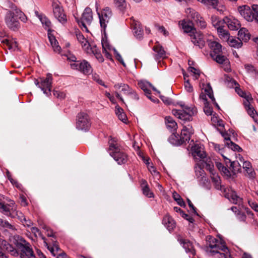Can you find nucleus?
<instances>
[{
  "mask_svg": "<svg viewBox=\"0 0 258 258\" xmlns=\"http://www.w3.org/2000/svg\"><path fill=\"white\" fill-rule=\"evenodd\" d=\"M206 251L212 255L219 253L220 256V253L227 254L229 252L224 242H222L211 235L206 237Z\"/></svg>",
  "mask_w": 258,
  "mask_h": 258,
  "instance_id": "nucleus-1",
  "label": "nucleus"
},
{
  "mask_svg": "<svg viewBox=\"0 0 258 258\" xmlns=\"http://www.w3.org/2000/svg\"><path fill=\"white\" fill-rule=\"evenodd\" d=\"M13 243L21 250V258H30L34 254L30 244L22 236L18 235H14Z\"/></svg>",
  "mask_w": 258,
  "mask_h": 258,
  "instance_id": "nucleus-2",
  "label": "nucleus"
},
{
  "mask_svg": "<svg viewBox=\"0 0 258 258\" xmlns=\"http://www.w3.org/2000/svg\"><path fill=\"white\" fill-rule=\"evenodd\" d=\"M182 29L185 33L191 32L193 35L190 34L191 40L196 46L202 48L205 45V42L203 39V35L202 34L195 33L196 30L189 22L184 20L181 21Z\"/></svg>",
  "mask_w": 258,
  "mask_h": 258,
  "instance_id": "nucleus-3",
  "label": "nucleus"
},
{
  "mask_svg": "<svg viewBox=\"0 0 258 258\" xmlns=\"http://www.w3.org/2000/svg\"><path fill=\"white\" fill-rule=\"evenodd\" d=\"M238 12L242 17L249 22L255 20L258 23V5H253L251 9L247 5L239 6L238 8Z\"/></svg>",
  "mask_w": 258,
  "mask_h": 258,
  "instance_id": "nucleus-4",
  "label": "nucleus"
},
{
  "mask_svg": "<svg viewBox=\"0 0 258 258\" xmlns=\"http://www.w3.org/2000/svg\"><path fill=\"white\" fill-rule=\"evenodd\" d=\"M109 152L110 155L118 164H125L128 160L127 154L120 150L117 144L109 143Z\"/></svg>",
  "mask_w": 258,
  "mask_h": 258,
  "instance_id": "nucleus-5",
  "label": "nucleus"
},
{
  "mask_svg": "<svg viewBox=\"0 0 258 258\" xmlns=\"http://www.w3.org/2000/svg\"><path fill=\"white\" fill-rule=\"evenodd\" d=\"M91 125V122L89 115L84 112L78 113L76 119V128L83 132L88 131Z\"/></svg>",
  "mask_w": 258,
  "mask_h": 258,
  "instance_id": "nucleus-6",
  "label": "nucleus"
},
{
  "mask_svg": "<svg viewBox=\"0 0 258 258\" xmlns=\"http://www.w3.org/2000/svg\"><path fill=\"white\" fill-rule=\"evenodd\" d=\"M52 79V74L47 73L46 78H40V81L35 79L34 83L36 86L41 89L44 94L49 96L51 94Z\"/></svg>",
  "mask_w": 258,
  "mask_h": 258,
  "instance_id": "nucleus-7",
  "label": "nucleus"
},
{
  "mask_svg": "<svg viewBox=\"0 0 258 258\" xmlns=\"http://www.w3.org/2000/svg\"><path fill=\"white\" fill-rule=\"evenodd\" d=\"M75 19L83 31L85 30L86 32H89L87 26L90 25L93 20L92 10L89 7L86 8L81 18L79 19L78 18L75 17Z\"/></svg>",
  "mask_w": 258,
  "mask_h": 258,
  "instance_id": "nucleus-8",
  "label": "nucleus"
},
{
  "mask_svg": "<svg viewBox=\"0 0 258 258\" xmlns=\"http://www.w3.org/2000/svg\"><path fill=\"white\" fill-rule=\"evenodd\" d=\"M19 17L14 12L7 11L5 16V22L7 27L11 30L16 31L20 28V23L18 20Z\"/></svg>",
  "mask_w": 258,
  "mask_h": 258,
  "instance_id": "nucleus-9",
  "label": "nucleus"
},
{
  "mask_svg": "<svg viewBox=\"0 0 258 258\" xmlns=\"http://www.w3.org/2000/svg\"><path fill=\"white\" fill-rule=\"evenodd\" d=\"M112 15V12L109 7H106L102 10L101 13H98L100 26L105 35L106 34V28L108 25L110 24V21Z\"/></svg>",
  "mask_w": 258,
  "mask_h": 258,
  "instance_id": "nucleus-10",
  "label": "nucleus"
},
{
  "mask_svg": "<svg viewBox=\"0 0 258 258\" xmlns=\"http://www.w3.org/2000/svg\"><path fill=\"white\" fill-rule=\"evenodd\" d=\"M31 232L34 234L36 238L40 237L43 240L44 245L46 246L47 249L51 252V253L55 255L54 251H58L59 248L56 244H53L52 246L51 245L47 242L46 238L42 235L39 229L35 227H32L30 228Z\"/></svg>",
  "mask_w": 258,
  "mask_h": 258,
  "instance_id": "nucleus-11",
  "label": "nucleus"
},
{
  "mask_svg": "<svg viewBox=\"0 0 258 258\" xmlns=\"http://www.w3.org/2000/svg\"><path fill=\"white\" fill-rule=\"evenodd\" d=\"M71 69L78 70L85 75H89L92 72L91 66L86 60H78L76 63L71 64Z\"/></svg>",
  "mask_w": 258,
  "mask_h": 258,
  "instance_id": "nucleus-12",
  "label": "nucleus"
},
{
  "mask_svg": "<svg viewBox=\"0 0 258 258\" xmlns=\"http://www.w3.org/2000/svg\"><path fill=\"white\" fill-rule=\"evenodd\" d=\"M47 36L54 52L58 54H60L61 49L54 35V31L52 30L51 29H48Z\"/></svg>",
  "mask_w": 258,
  "mask_h": 258,
  "instance_id": "nucleus-13",
  "label": "nucleus"
},
{
  "mask_svg": "<svg viewBox=\"0 0 258 258\" xmlns=\"http://www.w3.org/2000/svg\"><path fill=\"white\" fill-rule=\"evenodd\" d=\"M53 14L55 18L62 24L64 23V13L62 7H60L58 2L53 3Z\"/></svg>",
  "mask_w": 258,
  "mask_h": 258,
  "instance_id": "nucleus-14",
  "label": "nucleus"
},
{
  "mask_svg": "<svg viewBox=\"0 0 258 258\" xmlns=\"http://www.w3.org/2000/svg\"><path fill=\"white\" fill-rule=\"evenodd\" d=\"M208 44L211 49L210 55L211 57L222 53V45L219 43L215 41L209 40Z\"/></svg>",
  "mask_w": 258,
  "mask_h": 258,
  "instance_id": "nucleus-15",
  "label": "nucleus"
},
{
  "mask_svg": "<svg viewBox=\"0 0 258 258\" xmlns=\"http://www.w3.org/2000/svg\"><path fill=\"white\" fill-rule=\"evenodd\" d=\"M8 7L11 9L10 11L14 12L15 14L19 17V19L23 23H26L28 19L25 14L19 9L14 4L9 2Z\"/></svg>",
  "mask_w": 258,
  "mask_h": 258,
  "instance_id": "nucleus-16",
  "label": "nucleus"
},
{
  "mask_svg": "<svg viewBox=\"0 0 258 258\" xmlns=\"http://www.w3.org/2000/svg\"><path fill=\"white\" fill-rule=\"evenodd\" d=\"M76 36L78 41L82 45V48L87 51V48H90L93 44H90L83 35L81 33L79 29H76Z\"/></svg>",
  "mask_w": 258,
  "mask_h": 258,
  "instance_id": "nucleus-17",
  "label": "nucleus"
},
{
  "mask_svg": "<svg viewBox=\"0 0 258 258\" xmlns=\"http://www.w3.org/2000/svg\"><path fill=\"white\" fill-rule=\"evenodd\" d=\"M153 50L155 51L154 57L155 59H164L166 57V51L163 47L157 43L153 47Z\"/></svg>",
  "mask_w": 258,
  "mask_h": 258,
  "instance_id": "nucleus-18",
  "label": "nucleus"
},
{
  "mask_svg": "<svg viewBox=\"0 0 258 258\" xmlns=\"http://www.w3.org/2000/svg\"><path fill=\"white\" fill-rule=\"evenodd\" d=\"M177 239L179 242L182 245L186 252H190L192 254L195 253L192 244L189 240L183 239L180 236H178Z\"/></svg>",
  "mask_w": 258,
  "mask_h": 258,
  "instance_id": "nucleus-19",
  "label": "nucleus"
},
{
  "mask_svg": "<svg viewBox=\"0 0 258 258\" xmlns=\"http://www.w3.org/2000/svg\"><path fill=\"white\" fill-rule=\"evenodd\" d=\"M191 150L193 156L197 159L201 160L206 157V154L203 151V149L198 145H195L192 147Z\"/></svg>",
  "mask_w": 258,
  "mask_h": 258,
  "instance_id": "nucleus-20",
  "label": "nucleus"
},
{
  "mask_svg": "<svg viewBox=\"0 0 258 258\" xmlns=\"http://www.w3.org/2000/svg\"><path fill=\"white\" fill-rule=\"evenodd\" d=\"M194 133L191 128H187L186 126H183L181 130L180 135L179 136L182 144L186 142H188L190 139V136Z\"/></svg>",
  "mask_w": 258,
  "mask_h": 258,
  "instance_id": "nucleus-21",
  "label": "nucleus"
},
{
  "mask_svg": "<svg viewBox=\"0 0 258 258\" xmlns=\"http://www.w3.org/2000/svg\"><path fill=\"white\" fill-rule=\"evenodd\" d=\"M185 110L181 111V113L179 116V119L182 120L184 123L186 121H190L192 119V115L194 114L192 110H190L189 108H185Z\"/></svg>",
  "mask_w": 258,
  "mask_h": 258,
  "instance_id": "nucleus-22",
  "label": "nucleus"
},
{
  "mask_svg": "<svg viewBox=\"0 0 258 258\" xmlns=\"http://www.w3.org/2000/svg\"><path fill=\"white\" fill-rule=\"evenodd\" d=\"M224 22L228 28L231 30H238L240 27L238 21L235 19L232 20L227 17H225L224 18Z\"/></svg>",
  "mask_w": 258,
  "mask_h": 258,
  "instance_id": "nucleus-23",
  "label": "nucleus"
},
{
  "mask_svg": "<svg viewBox=\"0 0 258 258\" xmlns=\"http://www.w3.org/2000/svg\"><path fill=\"white\" fill-rule=\"evenodd\" d=\"M162 223L169 231L173 230L175 227L174 220L169 215H166L163 218Z\"/></svg>",
  "mask_w": 258,
  "mask_h": 258,
  "instance_id": "nucleus-24",
  "label": "nucleus"
},
{
  "mask_svg": "<svg viewBox=\"0 0 258 258\" xmlns=\"http://www.w3.org/2000/svg\"><path fill=\"white\" fill-rule=\"evenodd\" d=\"M86 52L89 54H93L100 62H103L104 61V58L101 53L95 45H93L90 48H87Z\"/></svg>",
  "mask_w": 258,
  "mask_h": 258,
  "instance_id": "nucleus-25",
  "label": "nucleus"
},
{
  "mask_svg": "<svg viewBox=\"0 0 258 258\" xmlns=\"http://www.w3.org/2000/svg\"><path fill=\"white\" fill-rule=\"evenodd\" d=\"M238 39L241 42L243 41L245 42H247L250 37V34L248 32V30L245 28H242L240 29L238 31Z\"/></svg>",
  "mask_w": 258,
  "mask_h": 258,
  "instance_id": "nucleus-26",
  "label": "nucleus"
},
{
  "mask_svg": "<svg viewBox=\"0 0 258 258\" xmlns=\"http://www.w3.org/2000/svg\"><path fill=\"white\" fill-rule=\"evenodd\" d=\"M193 19L194 22L196 23L197 26L202 29L205 28L207 26V24L203 18L197 12L193 14Z\"/></svg>",
  "mask_w": 258,
  "mask_h": 258,
  "instance_id": "nucleus-27",
  "label": "nucleus"
},
{
  "mask_svg": "<svg viewBox=\"0 0 258 258\" xmlns=\"http://www.w3.org/2000/svg\"><path fill=\"white\" fill-rule=\"evenodd\" d=\"M244 104L248 114L253 118L255 122L258 123V114L256 113L255 109L250 105L248 101Z\"/></svg>",
  "mask_w": 258,
  "mask_h": 258,
  "instance_id": "nucleus-28",
  "label": "nucleus"
},
{
  "mask_svg": "<svg viewBox=\"0 0 258 258\" xmlns=\"http://www.w3.org/2000/svg\"><path fill=\"white\" fill-rule=\"evenodd\" d=\"M12 210H14V209L10 205L0 203V212L5 215L11 217Z\"/></svg>",
  "mask_w": 258,
  "mask_h": 258,
  "instance_id": "nucleus-29",
  "label": "nucleus"
},
{
  "mask_svg": "<svg viewBox=\"0 0 258 258\" xmlns=\"http://www.w3.org/2000/svg\"><path fill=\"white\" fill-rule=\"evenodd\" d=\"M165 120L167 128L170 130L171 132L176 131L177 124L172 117L171 116H166Z\"/></svg>",
  "mask_w": 258,
  "mask_h": 258,
  "instance_id": "nucleus-30",
  "label": "nucleus"
},
{
  "mask_svg": "<svg viewBox=\"0 0 258 258\" xmlns=\"http://www.w3.org/2000/svg\"><path fill=\"white\" fill-rule=\"evenodd\" d=\"M114 87L116 90H120V91L122 92L125 95H127L131 93L132 90L128 85L125 84H115Z\"/></svg>",
  "mask_w": 258,
  "mask_h": 258,
  "instance_id": "nucleus-31",
  "label": "nucleus"
},
{
  "mask_svg": "<svg viewBox=\"0 0 258 258\" xmlns=\"http://www.w3.org/2000/svg\"><path fill=\"white\" fill-rule=\"evenodd\" d=\"M141 186L143 194L148 198L153 197L154 194L150 191L149 185L145 179L141 180Z\"/></svg>",
  "mask_w": 258,
  "mask_h": 258,
  "instance_id": "nucleus-32",
  "label": "nucleus"
},
{
  "mask_svg": "<svg viewBox=\"0 0 258 258\" xmlns=\"http://www.w3.org/2000/svg\"><path fill=\"white\" fill-rule=\"evenodd\" d=\"M0 226L6 230L15 232L17 230L16 228L14 225L10 223L8 221L4 220L0 218Z\"/></svg>",
  "mask_w": 258,
  "mask_h": 258,
  "instance_id": "nucleus-33",
  "label": "nucleus"
},
{
  "mask_svg": "<svg viewBox=\"0 0 258 258\" xmlns=\"http://www.w3.org/2000/svg\"><path fill=\"white\" fill-rule=\"evenodd\" d=\"M66 57L68 61V65L71 68V64L76 63L78 62L76 55L71 50L66 51Z\"/></svg>",
  "mask_w": 258,
  "mask_h": 258,
  "instance_id": "nucleus-34",
  "label": "nucleus"
},
{
  "mask_svg": "<svg viewBox=\"0 0 258 258\" xmlns=\"http://www.w3.org/2000/svg\"><path fill=\"white\" fill-rule=\"evenodd\" d=\"M211 21L213 26L216 28L217 30L222 27H224V24L225 23L224 22V18L222 20H221L216 16H212L211 17Z\"/></svg>",
  "mask_w": 258,
  "mask_h": 258,
  "instance_id": "nucleus-35",
  "label": "nucleus"
},
{
  "mask_svg": "<svg viewBox=\"0 0 258 258\" xmlns=\"http://www.w3.org/2000/svg\"><path fill=\"white\" fill-rule=\"evenodd\" d=\"M169 141L171 144L175 146H179L182 144V142L181 141L179 136L174 133L170 136Z\"/></svg>",
  "mask_w": 258,
  "mask_h": 258,
  "instance_id": "nucleus-36",
  "label": "nucleus"
},
{
  "mask_svg": "<svg viewBox=\"0 0 258 258\" xmlns=\"http://www.w3.org/2000/svg\"><path fill=\"white\" fill-rule=\"evenodd\" d=\"M134 32L135 36L138 39H140L143 37V30L141 27L140 24L139 23H135L134 27Z\"/></svg>",
  "mask_w": 258,
  "mask_h": 258,
  "instance_id": "nucleus-37",
  "label": "nucleus"
},
{
  "mask_svg": "<svg viewBox=\"0 0 258 258\" xmlns=\"http://www.w3.org/2000/svg\"><path fill=\"white\" fill-rule=\"evenodd\" d=\"M228 44L231 46L235 48H240L242 45V42H241L239 39L236 40L233 38H229V39L227 40Z\"/></svg>",
  "mask_w": 258,
  "mask_h": 258,
  "instance_id": "nucleus-38",
  "label": "nucleus"
},
{
  "mask_svg": "<svg viewBox=\"0 0 258 258\" xmlns=\"http://www.w3.org/2000/svg\"><path fill=\"white\" fill-rule=\"evenodd\" d=\"M223 27H222L218 29L217 32L218 33L219 36L221 39H223L227 41V40H228L229 38L230 37V34L227 30L223 29Z\"/></svg>",
  "mask_w": 258,
  "mask_h": 258,
  "instance_id": "nucleus-39",
  "label": "nucleus"
},
{
  "mask_svg": "<svg viewBox=\"0 0 258 258\" xmlns=\"http://www.w3.org/2000/svg\"><path fill=\"white\" fill-rule=\"evenodd\" d=\"M214 60H215L218 63L222 64L226 63L228 61V59L226 56L222 55V52L217 54L214 56L212 57Z\"/></svg>",
  "mask_w": 258,
  "mask_h": 258,
  "instance_id": "nucleus-40",
  "label": "nucleus"
},
{
  "mask_svg": "<svg viewBox=\"0 0 258 258\" xmlns=\"http://www.w3.org/2000/svg\"><path fill=\"white\" fill-rule=\"evenodd\" d=\"M216 165L219 170L222 172L224 175L228 177L231 176L230 171L225 167L223 164L220 162H217Z\"/></svg>",
  "mask_w": 258,
  "mask_h": 258,
  "instance_id": "nucleus-41",
  "label": "nucleus"
},
{
  "mask_svg": "<svg viewBox=\"0 0 258 258\" xmlns=\"http://www.w3.org/2000/svg\"><path fill=\"white\" fill-rule=\"evenodd\" d=\"M172 197L174 200L181 207H185L186 205L181 196L176 191H174L172 194Z\"/></svg>",
  "mask_w": 258,
  "mask_h": 258,
  "instance_id": "nucleus-42",
  "label": "nucleus"
},
{
  "mask_svg": "<svg viewBox=\"0 0 258 258\" xmlns=\"http://www.w3.org/2000/svg\"><path fill=\"white\" fill-rule=\"evenodd\" d=\"M140 87L144 91L146 94L147 95H150L151 91L147 87L148 85L150 86H152V84L148 82H144L143 81H140L138 83Z\"/></svg>",
  "mask_w": 258,
  "mask_h": 258,
  "instance_id": "nucleus-43",
  "label": "nucleus"
},
{
  "mask_svg": "<svg viewBox=\"0 0 258 258\" xmlns=\"http://www.w3.org/2000/svg\"><path fill=\"white\" fill-rule=\"evenodd\" d=\"M213 176L211 177L212 181L215 183V187L217 189H221V180L220 177L213 173Z\"/></svg>",
  "mask_w": 258,
  "mask_h": 258,
  "instance_id": "nucleus-44",
  "label": "nucleus"
},
{
  "mask_svg": "<svg viewBox=\"0 0 258 258\" xmlns=\"http://www.w3.org/2000/svg\"><path fill=\"white\" fill-rule=\"evenodd\" d=\"M13 218L17 217L21 222H23V220H25V216L23 215L22 213L21 212L16 211L15 209L14 210H12V214L11 215V217Z\"/></svg>",
  "mask_w": 258,
  "mask_h": 258,
  "instance_id": "nucleus-45",
  "label": "nucleus"
},
{
  "mask_svg": "<svg viewBox=\"0 0 258 258\" xmlns=\"http://www.w3.org/2000/svg\"><path fill=\"white\" fill-rule=\"evenodd\" d=\"M228 198L234 204H237L241 201V199L237 195L236 192L234 191H232L230 195V197H228Z\"/></svg>",
  "mask_w": 258,
  "mask_h": 258,
  "instance_id": "nucleus-46",
  "label": "nucleus"
},
{
  "mask_svg": "<svg viewBox=\"0 0 258 258\" xmlns=\"http://www.w3.org/2000/svg\"><path fill=\"white\" fill-rule=\"evenodd\" d=\"M205 92L206 94L209 96L212 101H215V98L213 95V90L209 83L207 85V86L205 88Z\"/></svg>",
  "mask_w": 258,
  "mask_h": 258,
  "instance_id": "nucleus-47",
  "label": "nucleus"
},
{
  "mask_svg": "<svg viewBox=\"0 0 258 258\" xmlns=\"http://www.w3.org/2000/svg\"><path fill=\"white\" fill-rule=\"evenodd\" d=\"M76 29L74 28L72 31H69L67 34V39L68 41H70L72 42H75L76 41Z\"/></svg>",
  "mask_w": 258,
  "mask_h": 258,
  "instance_id": "nucleus-48",
  "label": "nucleus"
},
{
  "mask_svg": "<svg viewBox=\"0 0 258 258\" xmlns=\"http://www.w3.org/2000/svg\"><path fill=\"white\" fill-rule=\"evenodd\" d=\"M40 21L46 30L48 31V29H50L51 22L47 17L44 16L42 18H41Z\"/></svg>",
  "mask_w": 258,
  "mask_h": 258,
  "instance_id": "nucleus-49",
  "label": "nucleus"
},
{
  "mask_svg": "<svg viewBox=\"0 0 258 258\" xmlns=\"http://www.w3.org/2000/svg\"><path fill=\"white\" fill-rule=\"evenodd\" d=\"M229 149H231L232 150L234 151L241 152L242 149L237 144H235L231 141L227 143L226 145Z\"/></svg>",
  "mask_w": 258,
  "mask_h": 258,
  "instance_id": "nucleus-50",
  "label": "nucleus"
},
{
  "mask_svg": "<svg viewBox=\"0 0 258 258\" xmlns=\"http://www.w3.org/2000/svg\"><path fill=\"white\" fill-rule=\"evenodd\" d=\"M7 177H8V179L10 180L11 183L13 185L16 186L18 188L21 189L22 187V185L18 183V182L15 179H13V178L11 176V174L10 172L7 170Z\"/></svg>",
  "mask_w": 258,
  "mask_h": 258,
  "instance_id": "nucleus-51",
  "label": "nucleus"
},
{
  "mask_svg": "<svg viewBox=\"0 0 258 258\" xmlns=\"http://www.w3.org/2000/svg\"><path fill=\"white\" fill-rule=\"evenodd\" d=\"M229 162H231L230 164V167L232 169V172L235 174L236 172H240L241 168H240V164L237 162V161H233L231 162L230 160H229Z\"/></svg>",
  "mask_w": 258,
  "mask_h": 258,
  "instance_id": "nucleus-52",
  "label": "nucleus"
},
{
  "mask_svg": "<svg viewBox=\"0 0 258 258\" xmlns=\"http://www.w3.org/2000/svg\"><path fill=\"white\" fill-rule=\"evenodd\" d=\"M202 3L208 6H211L214 9H216L219 3L218 0H203Z\"/></svg>",
  "mask_w": 258,
  "mask_h": 258,
  "instance_id": "nucleus-53",
  "label": "nucleus"
},
{
  "mask_svg": "<svg viewBox=\"0 0 258 258\" xmlns=\"http://www.w3.org/2000/svg\"><path fill=\"white\" fill-rule=\"evenodd\" d=\"M114 4L116 7L120 10H123L126 8V3L125 0H114Z\"/></svg>",
  "mask_w": 258,
  "mask_h": 258,
  "instance_id": "nucleus-54",
  "label": "nucleus"
},
{
  "mask_svg": "<svg viewBox=\"0 0 258 258\" xmlns=\"http://www.w3.org/2000/svg\"><path fill=\"white\" fill-rule=\"evenodd\" d=\"M2 42L5 44H6L7 46H8V48L11 49H15V47H17V43L16 42L14 43H10V41L7 39H5L2 41Z\"/></svg>",
  "mask_w": 258,
  "mask_h": 258,
  "instance_id": "nucleus-55",
  "label": "nucleus"
},
{
  "mask_svg": "<svg viewBox=\"0 0 258 258\" xmlns=\"http://www.w3.org/2000/svg\"><path fill=\"white\" fill-rule=\"evenodd\" d=\"M205 106L204 108V111L207 115H211L213 112V109L209 106V102L204 103Z\"/></svg>",
  "mask_w": 258,
  "mask_h": 258,
  "instance_id": "nucleus-56",
  "label": "nucleus"
},
{
  "mask_svg": "<svg viewBox=\"0 0 258 258\" xmlns=\"http://www.w3.org/2000/svg\"><path fill=\"white\" fill-rule=\"evenodd\" d=\"M155 27L157 28L158 31L161 33H162L164 36H168L169 33L166 31L165 27L163 26H159L158 24H155Z\"/></svg>",
  "mask_w": 258,
  "mask_h": 258,
  "instance_id": "nucleus-57",
  "label": "nucleus"
},
{
  "mask_svg": "<svg viewBox=\"0 0 258 258\" xmlns=\"http://www.w3.org/2000/svg\"><path fill=\"white\" fill-rule=\"evenodd\" d=\"M114 51L116 58L123 66V67H126L121 55L115 49H114Z\"/></svg>",
  "mask_w": 258,
  "mask_h": 258,
  "instance_id": "nucleus-58",
  "label": "nucleus"
},
{
  "mask_svg": "<svg viewBox=\"0 0 258 258\" xmlns=\"http://www.w3.org/2000/svg\"><path fill=\"white\" fill-rule=\"evenodd\" d=\"M43 228L46 230V234L47 235V236L48 237H54V234L53 231L51 229H50L46 226H44L43 227Z\"/></svg>",
  "mask_w": 258,
  "mask_h": 258,
  "instance_id": "nucleus-59",
  "label": "nucleus"
},
{
  "mask_svg": "<svg viewBox=\"0 0 258 258\" xmlns=\"http://www.w3.org/2000/svg\"><path fill=\"white\" fill-rule=\"evenodd\" d=\"M180 215L185 219L188 221L190 223H193L194 219L188 214H185L183 211L181 212Z\"/></svg>",
  "mask_w": 258,
  "mask_h": 258,
  "instance_id": "nucleus-60",
  "label": "nucleus"
},
{
  "mask_svg": "<svg viewBox=\"0 0 258 258\" xmlns=\"http://www.w3.org/2000/svg\"><path fill=\"white\" fill-rule=\"evenodd\" d=\"M222 136L224 138V140L225 141V145L227 144V143H228L230 141H231L230 138V135H229L226 132H221Z\"/></svg>",
  "mask_w": 258,
  "mask_h": 258,
  "instance_id": "nucleus-61",
  "label": "nucleus"
},
{
  "mask_svg": "<svg viewBox=\"0 0 258 258\" xmlns=\"http://www.w3.org/2000/svg\"><path fill=\"white\" fill-rule=\"evenodd\" d=\"M188 70L192 72L196 76V77L197 79H198L200 75V72L199 70L196 69L194 67H190L188 68Z\"/></svg>",
  "mask_w": 258,
  "mask_h": 258,
  "instance_id": "nucleus-62",
  "label": "nucleus"
},
{
  "mask_svg": "<svg viewBox=\"0 0 258 258\" xmlns=\"http://www.w3.org/2000/svg\"><path fill=\"white\" fill-rule=\"evenodd\" d=\"M184 87L187 91H188L189 92L192 91V90H193L192 87L189 83L188 80L185 81Z\"/></svg>",
  "mask_w": 258,
  "mask_h": 258,
  "instance_id": "nucleus-63",
  "label": "nucleus"
},
{
  "mask_svg": "<svg viewBox=\"0 0 258 258\" xmlns=\"http://www.w3.org/2000/svg\"><path fill=\"white\" fill-rule=\"evenodd\" d=\"M250 207L256 212H258V204L253 201H248Z\"/></svg>",
  "mask_w": 258,
  "mask_h": 258,
  "instance_id": "nucleus-64",
  "label": "nucleus"
}]
</instances>
